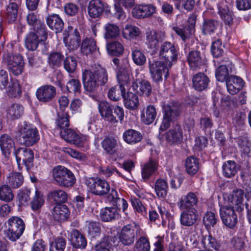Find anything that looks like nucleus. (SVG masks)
<instances>
[{
    "label": "nucleus",
    "instance_id": "nucleus-1",
    "mask_svg": "<svg viewBox=\"0 0 251 251\" xmlns=\"http://www.w3.org/2000/svg\"><path fill=\"white\" fill-rule=\"evenodd\" d=\"M112 61L116 66L115 70L118 85L112 87L108 91V97L113 101L121 99L126 93V87L130 84L131 71L128 60L124 58L121 62L117 58L113 59Z\"/></svg>",
    "mask_w": 251,
    "mask_h": 251
},
{
    "label": "nucleus",
    "instance_id": "nucleus-2",
    "mask_svg": "<svg viewBox=\"0 0 251 251\" xmlns=\"http://www.w3.org/2000/svg\"><path fill=\"white\" fill-rule=\"evenodd\" d=\"M108 79L106 70L100 66L82 70V80L84 88L90 93H96L100 86L104 85Z\"/></svg>",
    "mask_w": 251,
    "mask_h": 251
},
{
    "label": "nucleus",
    "instance_id": "nucleus-3",
    "mask_svg": "<svg viewBox=\"0 0 251 251\" xmlns=\"http://www.w3.org/2000/svg\"><path fill=\"white\" fill-rule=\"evenodd\" d=\"M4 235L11 242H15L23 235L25 227L24 220L18 216H12L5 223Z\"/></svg>",
    "mask_w": 251,
    "mask_h": 251
},
{
    "label": "nucleus",
    "instance_id": "nucleus-4",
    "mask_svg": "<svg viewBox=\"0 0 251 251\" xmlns=\"http://www.w3.org/2000/svg\"><path fill=\"white\" fill-rule=\"evenodd\" d=\"M2 62L6 65L9 71L14 75H20L24 71L25 62L23 56L19 53H4Z\"/></svg>",
    "mask_w": 251,
    "mask_h": 251
},
{
    "label": "nucleus",
    "instance_id": "nucleus-5",
    "mask_svg": "<svg viewBox=\"0 0 251 251\" xmlns=\"http://www.w3.org/2000/svg\"><path fill=\"white\" fill-rule=\"evenodd\" d=\"M18 131L21 143L25 146H32L40 139L38 129L26 123L21 124L18 127Z\"/></svg>",
    "mask_w": 251,
    "mask_h": 251
},
{
    "label": "nucleus",
    "instance_id": "nucleus-6",
    "mask_svg": "<svg viewBox=\"0 0 251 251\" xmlns=\"http://www.w3.org/2000/svg\"><path fill=\"white\" fill-rule=\"evenodd\" d=\"M178 50L170 42L163 43L160 47L159 55L160 61H163L169 67H172L178 59Z\"/></svg>",
    "mask_w": 251,
    "mask_h": 251
},
{
    "label": "nucleus",
    "instance_id": "nucleus-7",
    "mask_svg": "<svg viewBox=\"0 0 251 251\" xmlns=\"http://www.w3.org/2000/svg\"><path fill=\"white\" fill-rule=\"evenodd\" d=\"M181 107L178 103L173 102L165 104L163 106V119L159 130H166L170 126L172 121L180 115Z\"/></svg>",
    "mask_w": 251,
    "mask_h": 251
},
{
    "label": "nucleus",
    "instance_id": "nucleus-8",
    "mask_svg": "<svg viewBox=\"0 0 251 251\" xmlns=\"http://www.w3.org/2000/svg\"><path fill=\"white\" fill-rule=\"evenodd\" d=\"M149 64L151 77L154 82L159 83L162 81L163 75L165 79L169 76V69L171 67H169L163 61L150 60Z\"/></svg>",
    "mask_w": 251,
    "mask_h": 251
},
{
    "label": "nucleus",
    "instance_id": "nucleus-9",
    "mask_svg": "<svg viewBox=\"0 0 251 251\" xmlns=\"http://www.w3.org/2000/svg\"><path fill=\"white\" fill-rule=\"evenodd\" d=\"M85 184L93 194L97 196H103L110 191L109 184L99 177H91L85 179Z\"/></svg>",
    "mask_w": 251,
    "mask_h": 251
},
{
    "label": "nucleus",
    "instance_id": "nucleus-10",
    "mask_svg": "<svg viewBox=\"0 0 251 251\" xmlns=\"http://www.w3.org/2000/svg\"><path fill=\"white\" fill-rule=\"evenodd\" d=\"M234 207L223 205L220 208V216L223 224L233 229L238 222V217Z\"/></svg>",
    "mask_w": 251,
    "mask_h": 251
},
{
    "label": "nucleus",
    "instance_id": "nucleus-11",
    "mask_svg": "<svg viewBox=\"0 0 251 251\" xmlns=\"http://www.w3.org/2000/svg\"><path fill=\"white\" fill-rule=\"evenodd\" d=\"M64 42L69 50L77 49L80 45V38L77 28L69 25L64 33Z\"/></svg>",
    "mask_w": 251,
    "mask_h": 251
},
{
    "label": "nucleus",
    "instance_id": "nucleus-12",
    "mask_svg": "<svg viewBox=\"0 0 251 251\" xmlns=\"http://www.w3.org/2000/svg\"><path fill=\"white\" fill-rule=\"evenodd\" d=\"M199 202V198L196 193L189 192L181 196L177 202V205L180 210H198Z\"/></svg>",
    "mask_w": 251,
    "mask_h": 251
},
{
    "label": "nucleus",
    "instance_id": "nucleus-13",
    "mask_svg": "<svg viewBox=\"0 0 251 251\" xmlns=\"http://www.w3.org/2000/svg\"><path fill=\"white\" fill-rule=\"evenodd\" d=\"M69 242L72 251H82L86 249L87 241L85 235L76 229H72L70 233Z\"/></svg>",
    "mask_w": 251,
    "mask_h": 251
},
{
    "label": "nucleus",
    "instance_id": "nucleus-14",
    "mask_svg": "<svg viewBox=\"0 0 251 251\" xmlns=\"http://www.w3.org/2000/svg\"><path fill=\"white\" fill-rule=\"evenodd\" d=\"M180 210L179 221L182 226L191 227L197 225L200 219L198 210L182 209Z\"/></svg>",
    "mask_w": 251,
    "mask_h": 251
},
{
    "label": "nucleus",
    "instance_id": "nucleus-15",
    "mask_svg": "<svg viewBox=\"0 0 251 251\" xmlns=\"http://www.w3.org/2000/svg\"><path fill=\"white\" fill-rule=\"evenodd\" d=\"M18 164L22 160L25 167L26 171H28L32 166V162L34 158L32 151L26 148H20L14 152Z\"/></svg>",
    "mask_w": 251,
    "mask_h": 251
},
{
    "label": "nucleus",
    "instance_id": "nucleus-16",
    "mask_svg": "<svg viewBox=\"0 0 251 251\" xmlns=\"http://www.w3.org/2000/svg\"><path fill=\"white\" fill-rule=\"evenodd\" d=\"M244 196L245 194L243 190L241 189L233 190L232 193L229 194L227 197L229 206H233L237 211H242L244 210Z\"/></svg>",
    "mask_w": 251,
    "mask_h": 251
},
{
    "label": "nucleus",
    "instance_id": "nucleus-17",
    "mask_svg": "<svg viewBox=\"0 0 251 251\" xmlns=\"http://www.w3.org/2000/svg\"><path fill=\"white\" fill-rule=\"evenodd\" d=\"M112 206L105 207L100 209V219L102 222H112L119 218L122 208L121 206Z\"/></svg>",
    "mask_w": 251,
    "mask_h": 251
},
{
    "label": "nucleus",
    "instance_id": "nucleus-18",
    "mask_svg": "<svg viewBox=\"0 0 251 251\" xmlns=\"http://www.w3.org/2000/svg\"><path fill=\"white\" fill-rule=\"evenodd\" d=\"M56 88L51 85H45L39 87L36 92V96L41 102L44 103L51 101L56 95Z\"/></svg>",
    "mask_w": 251,
    "mask_h": 251
},
{
    "label": "nucleus",
    "instance_id": "nucleus-19",
    "mask_svg": "<svg viewBox=\"0 0 251 251\" xmlns=\"http://www.w3.org/2000/svg\"><path fill=\"white\" fill-rule=\"evenodd\" d=\"M60 134L65 140L77 146H80L81 144L86 140V136H79L75 131L71 128H67L61 130Z\"/></svg>",
    "mask_w": 251,
    "mask_h": 251
},
{
    "label": "nucleus",
    "instance_id": "nucleus-20",
    "mask_svg": "<svg viewBox=\"0 0 251 251\" xmlns=\"http://www.w3.org/2000/svg\"><path fill=\"white\" fill-rule=\"evenodd\" d=\"M135 233L134 227L130 224L125 226L121 230L119 238L125 246L132 245L135 240Z\"/></svg>",
    "mask_w": 251,
    "mask_h": 251
},
{
    "label": "nucleus",
    "instance_id": "nucleus-21",
    "mask_svg": "<svg viewBox=\"0 0 251 251\" xmlns=\"http://www.w3.org/2000/svg\"><path fill=\"white\" fill-rule=\"evenodd\" d=\"M107 200L110 204L113 206H121L122 211L127 214L126 210L128 206L127 201L124 198H120L117 191L112 188H110V191L108 193Z\"/></svg>",
    "mask_w": 251,
    "mask_h": 251
},
{
    "label": "nucleus",
    "instance_id": "nucleus-22",
    "mask_svg": "<svg viewBox=\"0 0 251 251\" xmlns=\"http://www.w3.org/2000/svg\"><path fill=\"white\" fill-rule=\"evenodd\" d=\"M187 59L190 69L194 71L200 69L206 62L205 58L198 50L190 51L187 56Z\"/></svg>",
    "mask_w": 251,
    "mask_h": 251
},
{
    "label": "nucleus",
    "instance_id": "nucleus-23",
    "mask_svg": "<svg viewBox=\"0 0 251 251\" xmlns=\"http://www.w3.org/2000/svg\"><path fill=\"white\" fill-rule=\"evenodd\" d=\"M200 241L201 247L203 249H210L212 248L217 251L220 249V241L213 236L209 232H208V234H202L200 237Z\"/></svg>",
    "mask_w": 251,
    "mask_h": 251
},
{
    "label": "nucleus",
    "instance_id": "nucleus-24",
    "mask_svg": "<svg viewBox=\"0 0 251 251\" xmlns=\"http://www.w3.org/2000/svg\"><path fill=\"white\" fill-rule=\"evenodd\" d=\"M244 82L239 76L230 75L226 80V85L227 91L231 95L237 93L244 86Z\"/></svg>",
    "mask_w": 251,
    "mask_h": 251
},
{
    "label": "nucleus",
    "instance_id": "nucleus-25",
    "mask_svg": "<svg viewBox=\"0 0 251 251\" xmlns=\"http://www.w3.org/2000/svg\"><path fill=\"white\" fill-rule=\"evenodd\" d=\"M57 185L65 187L72 186L75 182L74 174H52Z\"/></svg>",
    "mask_w": 251,
    "mask_h": 251
},
{
    "label": "nucleus",
    "instance_id": "nucleus-26",
    "mask_svg": "<svg viewBox=\"0 0 251 251\" xmlns=\"http://www.w3.org/2000/svg\"><path fill=\"white\" fill-rule=\"evenodd\" d=\"M99 112L101 117L112 124L117 123L118 121L113 115L112 105L106 101H101L99 105Z\"/></svg>",
    "mask_w": 251,
    "mask_h": 251
},
{
    "label": "nucleus",
    "instance_id": "nucleus-27",
    "mask_svg": "<svg viewBox=\"0 0 251 251\" xmlns=\"http://www.w3.org/2000/svg\"><path fill=\"white\" fill-rule=\"evenodd\" d=\"M117 238L115 235H106L96 245V251H111L113 247L117 245Z\"/></svg>",
    "mask_w": 251,
    "mask_h": 251
},
{
    "label": "nucleus",
    "instance_id": "nucleus-28",
    "mask_svg": "<svg viewBox=\"0 0 251 251\" xmlns=\"http://www.w3.org/2000/svg\"><path fill=\"white\" fill-rule=\"evenodd\" d=\"M51 213L53 219L58 222L67 220L70 214L68 207L63 203L56 204Z\"/></svg>",
    "mask_w": 251,
    "mask_h": 251
},
{
    "label": "nucleus",
    "instance_id": "nucleus-29",
    "mask_svg": "<svg viewBox=\"0 0 251 251\" xmlns=\"http://www.w3.org/2000/svg\"><path fill=\"white\" fill-rule=\"evenodd\" d=\"M183 138V133L181 127L176 125L168 131L165 134V139L170 144L180 143Z\"/></svg>",
    "mask_w": 251,
    "mask_h": 251
},
{
    "label": "nucleus",
    "instance_id": "nucleus-30",
    "mask_svg": "<svg viewBox=\"0 0 251 251\" xmlns=\"http://www.w3.org/2000/svg\"><path fill=\"white\" fill-rule=\"evenodd\" d=\"M156 11V7L152 4L139 5L133 11V16L137 18L150 17Z\"/></svg>",
    "mask_w": 251,
    "mask_h": 251
},
{
    "label": "nucleus",
    "instance_id": "nucleus-31",
    "mask_svg": "<svg viewBox=\"0 0 251 251\" xmlns=\"http://www.w3.org/2000/svg\"><path fill=\"white\" fill-rule=\"evenodd\" d=\"M133 90L140 95L149 96L152 92L150 83L146 80H137L132 83Z\"/></svg>",
    "mask_w": 251,
    "mask_h": 251
},
{
    "label": "nucleus",
    "instance_id": "nucleus-32",
    "mask_svg": "<svg viewBox=\"0 0 251 251\" xmlns=\"http://www.w3.org/2000/svg\"><path fill=\"white\" fill-rule=\"evenodd\" d=\"M105 9L104 3L101 0H92L88 7V14L93 18L99 17Z\"/></svg>",
    "mask_w": 251,
    "mask_h": 251
},
{
    "label": "nucleus",
    "instance_id": "nucleus-33",
    "mask_svg": "<svg viewBox=\"0 0 251 251\" xmlns=\"http://www.w3.org/2000/svg\"><path fill=\"white\" fill-rule=\"evenodd\" d=\"M48 26L56 33L61 32L64 28V22L58 14H53L46 18Z\"/></svg>",
    "mask_w": 251,
    "mask_h": 251
},
{
    "label": "nucleus",
    "instance_id": "nucleus-34",
    "mask_svg": "<svg viewBox=\"0 0 251 251\" xmlns=\"http://www.w3.org/2000/svg\"><path fill=\"white\" fill-rule=\"evenodd\" d=\"M192 81L194 88L198 91L206 89L210 82L208 76L202 73H199L194 75Z\"/></svg>",
    "mask_w": 251,
    "mask_h": 251
},
{
    "label": "nucleus",
    "instance_id": "nucleus-35",
    "mask_svg": "<svg viewBox=\"0 0 251 251\" xmlns=\"http://www.w3.org/2000/svg\"><path fill=\"white\" fill-rule=\"evenodd\" d=\"M102 224L99 221H89L86 222V227L88 237L92 240L99 237L101 233Z\"/></svg>",
    "mask_w": 251,
    "mask_h": 251
},
{
    "label": "nucleus",
    "instance_id": "nucleus-36",
    "mask_svg": "<svg viewBox=\"0 0 251 251\" xmlns=\"http://www.w3.org/2000/svg\"><path fill=\"white\" fill-rule=\"evenodd\" d=\"M14 146V142L11 136L4 134L0 137V148L2 153L8 157L11 153L12 149Z\"/></svg>",
    "mask_w": 251,
    "mask_h": 251
},
{
    "label": "nucleus",
    "instance_id": "nucleus-37",
    "mask_svg": "<svg viewBox=\"0 0 251 251\" xmlns=\"http://www.w3.org/2000/svg\"><path fill=\"white\" fill-rule=\"evenodd\" d=\"M8 118L14 120L20 118L24 112V106L18 103H14L8 106L6 110Z\"/></svg>",
    "mask_w": 251,
    "mask_h": 251
},
{
    "label": "nucleus",
    "instance_id": "nucleus-38",
    "mask_svg": "<svg viewBox=\"0 0 251 251\" xmlns=\"http://www.w3.org/2000/svg\"><path fill=\"white\" fill-rule=\"evenodd\" d=\"M154 191L158 199L164 200L168 192V184L167 181L162 178L157 179L154 184Z\"/></svg>",
    "mask_w": 251,
    "mask_h": 251
},
{
    "label": "nucleus",
    "instance_id": "nucleus-39",
    "mask_svg": "<svg viewBox=\"0 0 251 251\" xmlns=\"http://www.w3.org/2000/svg\"><path fill=\"white\" fill-rule=\"evenodd\" d=\"M157 116V111L155 107L152 105L147 106L141 114V120L146 125L152 123Z\"/></svg>",
    "mask_w": 251,
    "mask_h": 251
},
{
    "label": "nucleus",
    "instance_id": "nucleus-40",
    "mask_svg": "<svg viewBox=\"0 0 251 251\" xmlns=\"http://www.w3.org/2000/svg\"><path fill=\"white\" fill-rule=\"evenodd\" d=\"M219 26L217 20L210 19H204L202 23L201 29L204 35H211L217 30Z\"/></svg>",
    "mask_w": 251,
    "mask_h": 251
},
{
    "label": "nucleus",
    "instance_id": "nucleus-41",
    "mask_svg": "<svg viewBox=\"0 0 251 251\" xmlns=\"http://www.w3.org/2000/svg\"><path fill=\"white\" fill-rule=\"evenodd\" d=\"M124 141L128 144L134 145L140 142L142 139L141 133L134 129H128L123 134Z\"/></svg>",
    "mask_w": 251,
    "mask_h": 251
},
{
    "label": "nucleus",
    "instance_id": "nucleus-42",
    "mask_svg": "<svg viewBox=\"0 0 251 251\" xmlns=\"http://www.w3.org/2000/svg\"><path fill=\"white\" fill-rule=\"evenodd\" d=\"M145 44L151 49H156L158 46L159 35L155 30H149L145 33Z\"/></svg>",
    "mask_w": 251,
    "mask_h": 251
},
{
    "label": "nucleus",
    "instance_id": "nucleus-43",
    "mask_svg": "<svg viewBox=\"0 0 251 251\" xmlns=\"http://www.w3.org/2000/svg\"><path fill=\"white\" fill-rule=\"evenodd\" d=\"M101 147L106 152L113 154L116 151L118 142L117 140L112 137H106L101 142Z\"/></svg>",
    "mask_w": 251,
    "mask_h": 251
},
{
    "label": "nucleus",
    "instance_id": "nucleus-44",
    "mask_svg": "<svg viewBox=\"0 0 251 251\" xmlns=\"http://www.w3.org/2000/svg\"><path fill=\"white\" fill-rule=\"evenodd\" d=\"M124 103L125 107L130 110L137 108L139 105L138 96L132 92H127L123 95Z\"/></svg>",
    "mask_w": 251,
    "mask_h": 251
},
{
    "label": "nucleus",
    "instance_id": "nucleus-45",
    "mask_svg": "<svg viewBox=\"0 0 251 251\" xmlns=\"http://www.w3.org/2000/svg\"><path fill=\"white\" fill-rule=\"evenodd\" d=\"M217 7L218 14L221 19L226 25L229 26L233 24V16L228 7L226 5H222L221 3H219L217 4Z\"/></svg>",
    "mask_w": 251,
    "mask_h": 251
},
{
    "label": "nucleus",
    "instance_id": "nucleus-46",
    "mask_svg": "<svg viewBox=\"0 0 251 251\" xmlns=\"http://www.w3.org/2000/svg\"><path fill=\"white\" fill-rule=\"evenodd\" d=\"M40 40L34 32H29L25 38V47L29 50H35L38 46Z\"/></svg>",
    "mask_w": 251,
    "mask_h": 251
},
{
    "label": "nucleus",
    "instance_id": "nucleus-47",
    "mask_svg": "<svg viewBox=\"0 0 251 251\" xmlns=\"http://www.w3.org/2000/svg\"><path fill=\"white\" fill-rule=\"evenodd\" d=\"M97 50L96 41L91 38H86L82 42L81 52L86 55L92 54Z\"/></svg>",
    "mask_w": 251,
    "mask_h": 251
},
{
    "label": "nucleus",
    "instance_id": "nucleus-48",
    "mask_svg": "<svg viewBox=\"0 0 251 251\" xmlns=\"http://www.w3.org/2000/svg\"><path fill=\"white\" fill-rule=\"evenodd\" d=\"M48 197L52 200L56 204L64 203L68 199L67 194L66 192L61 190H56L50 192L48 194Z\"/></svg>",
    "mask_w": 251,
    "mask_h": 251
},
{
    "label": "nucleus",
    "instance_id": "nucleus-49",
    "mask_svg": "<svg viewBox=\"0 0 251 251\" xmlns=\"http://www.w3.org/2000/svg\"><path fill=\"white\" fill-rule=\"evenodd\" d=\"M7 95L11 98H19L22 94L21 87L17 79H11L6 89Z\"/></svg>",
    "mask_w": 251,
    "mask_h": 251
},
{
    "label": "nucleus",
    "instance_id": "nucleus-50",
    "mask_svg": "<svg viewBox=\"0 0 251 251\" xmlns=\"http://www.w3.org/2000/svg\"><path fill=\"white\" fill-rule=\"evenodd\" d=\"M31 190L27 187L20 189L17 194L18 206L22 207L27 205L30 201Z\"/></svg>",
    "mask_w": 251,
    "mask_h": 251
},
{
    "label": "nucleus",
    "instance_id": "nucleus-51",
    "mask_svg": "<svg viewBox=\"0 0 251 251\" xmlns=\"http://www.w3.org/2000/svg\"><path fill=\"white\" fill-rule=\"evenodd\" d=\"M66 246V239L62 236H58L50 242L49 251H64Z\"/></svg>",
    "mask_w": 251,
    "mask_h": 251
},
{
    "label": "nucleus",
    "instance_id": "nucleus-52",
    "mask_svg": "<svg viewBox=\"0 0 251 251\" xmlns=\"http://www.w3.org/2000/svg\"><path fill=\"white\" fill-rule=\"evenodd\" d=\"M106 49L108 53L113 56H119L124 51L123 46L118 41H113L107 44Z\"/></svg>",
    "mask_w": 251,
    "mask_h": 251
},
{
    "label": "nucleus",
    "instance_id": "nucleus-53",
    "mask_svg": "<svg viewBox=\"0 0 251 251\" xmlns=\"http://www.w3.org/2000/svg\"><path fill=\"white\" fill-rule=\"evenodd\" d=\"M24 177L22 174H11L7 176V183L13 189L19 188L24 182Z\"/></svg>",
    "mask_w": 251,
    "mask_h": 251
},
{
    "label": "nucleus",
    "instance_id": "nucleus-54",
    "mask_svg": "<svg viewBox=\"0 0 251 251\" xmlns=\"http://www.w3.org/2000/svg\"><path fill=\"white\" fill-rule=\"evenodd\" d=\"M45 200L43 195L40 191L36 190L35 195L30 202L31 209L34 212L40 210Z\"/></svg>",
    "mask_w": 251,
    "mask_h": 251
},
{
    "label": "nucleus",
    "instance_id": "nucleus-55",
    "mask_svg": "<svg viewBox=\"0 0 251 251\" xmlns=\"http://www.w3.org/2000/svg\"><path fill=\"white\" fill-rule=\"evenodd\" d=\"M18 5L15 2H12L7 6L6 11V17L9 23L15 22L17 18Z\"/></svg>",
    "mask_w": 251,
    "mask_h": 251
},
{
    "label": "nucleus",
    "instance_id": "nucleus-56",
    "mask_svg": "<svg viewBox=\"0 0 251 251\" xmlns=\"http://www.w3.org/2000/svg\"><path fill=\"white\" fill-rule=\"evenodd\" d=\"M105 31V38L106 39H112L116 38L120 33L119 27L112 23H107L104 25Z\"/></svg>",
    "mask_w": 251,
    "mask_h": 251
},
{
    "label": "nucleus",
    "instance_id": "nucleus-57",
    "mask_svg": "<svg viewBox=\"0 0 251 251\" xmlns=\"http://www.w3.org/2000/svg\"><path fill=\"white\" fill-rule=\"evenodd\" d=\"M132 57L133 62L137 65H143L146 61V57L144 52L137 47L132 48Z\"/></svg>",
    "mask_w": 251,
    "mask_h": 251
},
{
    "label": "nucleus",
    "instance_id": "nucleus-58",
    "mask_svg": "<svg viewBox=\"0 0 251 251\" xmlns=\"http://www.w3.org/2000/svg\"><path fill=\"white\" fill-rule=\"evenodd\" d=\"M185 166L187 173H197L200 168L198 159L194 156L188 157L186 160Z\"/></svg>",
    "mask_w": 251,
    "mask_h": 251
},
{
    "label": "nucleus",
    "instance_id": "nucleus-59",
    "mask_svg": "<svg viewBox=\"0 0 251 251\" xmlns=\"http://www.w3.org/2000/svg\"><path fill=\"white\" fill-rule=\"evenodd\" d=\"M14 194L11 189L8 185H3L0 187V200L8 202L12 201Z\"/></svg>",
    "mask_w": 251,
    "mask_h": 251
},
{
    "label": "nucleus",
    "instance_id": "nucleus-60",
    "mask_svg": "<svg viewBox=\"0 0 251 251\" xmlns=\"http://www.w3.org/2000/svg\"><path fill=\"white\" fill-rule=\"evenodd\" d=\"M150 243L147 237L141 236L136 241L134 251H150Z\"/></svg>",
    "mask_w": 251,
    "mask_h": 251
},
{
    "label": "nucleus",
    "instance_id": "nucleus-61",
    "mask_svg": "<svg viewBox=\"0 0 251 251\" xmlns=\"http://www.w3.org/2000/svg\"><path fill=\"white\" fill-rule=\"evenodd\" d=\"M129 201L135 212L141 213L144 216L147 214L146 208L139 199L134 196H131L129 199Z\"/></svg>",
    "mask_w": 251,
    "mask_h": 251
},
{
    "label": "nucleus",
    "instance_id": "nucleus-62",
    "mask_svg": "<svg viewBox=\"0 0 251 251\" xmlns=\"http://www.w3.org/2000/svg\"><path fill=\"white\" fill-rule=\"evenodd\" d=\"M224 45L222 44L220 39H217L213 41L211 47V52L212 54L215 57L221 56L224 52Z\"/></svg>",
    "mask_w": 251,
    "mask_h": 251
},
{
    "label": "nucleus",
    "instance_id": "nucleus-63",
    "mask_svg": "<svg viewBox=\"0 0 251 251\" xmlns=\"http://www.w3.org/2000/svg\"><path fill=\"white\" fill-rule=\"evenodd\" d=\"M140 31L137 27L126 25L123 30V36L127 39L133 38L140 35Z\"/></svg>",
    "mask_w": 251,
    "mask_h": 251
},
{
    "label": "nucleus",
    "instance_id": "nucleus-64",
    "mask_svg": "<svg viewBox=\"0 0 251 251\" xmlns=\"http://www.w3.org/2000/svg\"><path fill=\"white\" fill-rule=\"evenodd\" d=\"M218 221V217L212 211H207L203 218V222L206 228L214 226Z\"/></svg>",
    "mask_w": 251,
    "mask_h": 251
}]
</instances>
